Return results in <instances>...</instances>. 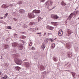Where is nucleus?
<instances>
[{
  "mask_svg": "<svg viewBox=\"0 0 79 79\" xmlns=\"http://www.w3.org/2000/svg\"><path fill=\"white\" fill-rule=\"evenodd\" d=\"M52 60L55 62H57L58 60V58L55 56H54L52 57Z\"/></svg>",
  "mask_w": 79,
  "mask_h": 79,
  "instance_id": "nucleus-10",
  "label": "nucleus"
},
{
  "mask_svg": "<svg viewBox=\"0 0 79 79\" xmlns=\"http://www.w3.org/2000/svg\"><path fill=\"white\" fill-rule=\"evenodd\" d=\"M55 7H56V6L53 7V8H52L51 9H50V10H53V9H54V8H55Z\"/></svg>",
  "mask_w": 79,
  "mask_h": 79,
  "instance_id": "nucleus-50",
  "label": "nucleus"
},
{
  "mask_svg": "<svg viewBox=\"0 0 79 79\" xmlns=\"http://www.w3.org/2000/svg\"><path fill=\"white\" fill-rule=\"evenodd\" d=\"M12 46L13 47L15 48V47H19V49L21 50L23 49V45L20 44H19L17 43H13L12 44Z\"/></svg>",
  "mask_w": 79,
  "mask_h": 79,
  "instance_id": "nucleus-1",
  "label": "nucleus"
},
{
  "mask_svg": "<svg viewBox=\"0 0 79 79\" xmlns=\"http://www.w3.org/2000/svg\"><path fill=\"white\" fill-rule=\"evenodd\" d=\"M4 46L5 48H8L9 47V46L8 44H4Z\"/></svg>",
  "mask_w": 79,
  "mask_h": 79,
  "instance_id": "nucleus-26",
  "label": "nucleus"
},
{
  "mask_svg": "<svg viewBox=\"0 0 79 79\" xmlns=\"http://www.w3.org/2000/svg\"><path fill=\"white\" fill-rule=\"evenodd\" d=\"M22 34H26V32H22Z\"/></svg>",
  "mask_w": 79,
  "mask_h": 79,
  "instance_id": "nucleus-53",
  "label": "nucleus"
},
{
  "mask_svg": "<svg viewBox=\"0 0 79 79\" xmlns=\"http://www.w3.org/2000/svg\"><path fill=\"white\" fill-rule=\"evenodd\" d=\"M24 12H25V10L23 9H20L19 10V12L22 14V13H24Z\"/></svg>",
  "mask_w": 79,
  "mask_h": 79,
  "instance_id": "nucleus-18",
  "label": "nucleus"
},
{
  "mask_svg": "<svg viewBox=\"0 0 79 79\" xmlns=\"http://www.w3.org/2000/svg\"><path fill=\"white\" fill-rule=\"evenodd\" d=\"M41 69H42V70H44V69H44V67L43 66H41Z\"/></svg>",
  "mask_w": 79,
  "mask_h": 79,
  "instance_id": "nucleus-34",
  "label": "nucleus"
},
{
  "mask_svg": "<svg viewBox=\"0 0 79 79\" xmlns=\"http://www.w3.org/2000/svg\"><path fill=\"white\" fill-rule=\"evenodd\" d=\"M61 5H63L64 6H65L66 5V3H64L63 1H62V2L61 3Z\"/></svg>",
  "mask_w": 79,
  "mask_h": 79,
  "instance_id": "nucleus-27",
  "label": "nucleus"
},
{
  "mask_svg": "<svg viewBox=\"0 0 79 79\" xmlns=\"http://www.w3.org/2000/svg\"><path fill=\"white\" fill-rule=\"evenodd\" d=\"M0 19H3V17H1Z\"/></svg>",
  "mask_w": 79,
  "mask_h": 79,
  "instance_id": "nucleus-55",
  "label": "nucleus"
},
{
  "mask_svg": "<svg viewBox=\"0 0 79 79\" xmlns=\"http://www.w3.org/2000/svg\"><path fill=\"white\" fill-rule=\"evenodd\" d=\"M2 78H3L4 79H6L5 78V77H2Z\"/></svg>",
  "mask_w": 79,
  "mask_h": 79,
  "instance_id": "nucleus-61",
  "label": "nucleus"
},
{
  "mask_svg": "<svg viewBox=\"0 0 79 79\" xmlns=\"http://www.w3.org/2000/svg\"><path fill=\"white\" fill-rule=\"evenodd\" d=\"M1 7L2 8H4L5 9H6V8H8V7H10V6H7L6 5V4H3L2 6Z\"/></svg>",
  "mask_w": 79,
  "mask_h": 79,
  "instance_id": "nucleus-9",
  "label": "nucleus"
},
{
  "mask_svg": "<svg viewBox=\"0 0 79 79\" xmlns=\"http://www.w3.org/2000/svg\"><path fill=\"white\" fill-rule=\"evenodd\" d=\"M67 32L69 34H72V33H73V32H72V31L69 29L68 30Z\"/></svg>",
  "mask_w": 79,
  "mask_h": 79,
  "instance_id": "nucleus-19",
  "label": "nucleus"
},
{
  "mask_svg": "<svg viewBox=\"0 0 79 79\" xmlns=\"http://www.w3.org/2000/svg\"><path fill=\"white\" fill-rule=\"evenodd\" d=\"M36 34H37V35H39L40 34V33H36Z\"/></svg>",
  "mask_w": 79,
  "mask_h": 79,
  "instance_id": "nucleus-57",
  "label": "nucleus"
},
{
  "mask_svg": "<svg viewBox=\"0 0 79 79\" xmlns=\"http://www.w3.org/2000/svg\"><path fill=\"white\" fill-rule=\"evenodd\" d=\"M23 27H24V28H27V26L26 24H25L23 26Z\"/></svg>",
  "mask_w": 79,
  "mask_h": 79,
  "instance_id": "nucleus-36",
  "label": "nucleus"
},
{
  "mask_svg": "<svg viewBox=\"0 0 79 79\" xmlns=\"http://www.w3.org/2000/svg\"><path fill=\"white\" fill-rule=\"evenodd\" d=\"M65 71H69V70H65Z\"/></svg>",
  "mask_w": 79,
  "mask_h": 79,
  "instance_id": "nucleus-58",
  "label": "nucleus"
},
{
  "mask_svg": "<svg viewBox=\"0 0 79 79\" xmlns=\"http://www.w3.org/2000/svg\"><path fill=\"white\" fill-rule=\"evenodd\" d=\"M15 62L17 64L21 65L22 63V61L20 59L17 58L15 59Z\"/></svg>",
  "mask_w": 79,
  "mask_h": 79,
  "instance_id": "nucleus-2",
  "label": "nucleus"
},
{
  "mask_svg": "<svg viewBox=\"0 0 79 79\" xmlns=\"http://www.w3.org/2000/svg\"><path fill=\"white\" fill-rule=\"evenodd\" d=\"M8 15V13H6V14L4 16V17L5 18H6Z\"/></svg>",
  "mask_w": 79,
  "mask_h": 79,
  "instance_id": "nucleus-30",
  "label": "nucleus"
},
{
  "mask_svg": "<svg viewBox=\"0 0 79 79\" xmlns=\"http://www.w3.org/2000/svg\"><path fill=\"white\" fill-rule=\"evenodd\" d=\"M22 3L23 2L22 1H20L18 2V5H21V4H22Z\"/></svg>",
  "mask_w": 79,
  "mask_h": 79,
  "instance_id": "nucleus-29",
  "label": "nucleus"
},
{
  "mask_svg": "<svg viewBox=\"0 0 79 79\" xmlns=\"http://www.w3.org/2000/svg\"><path fill=\"white\" fill-rule=\"evenodd\" d=\"M38 21H39V22L40 21H41V20L42 19V18H41V17L40 16H38Z\"/></svg>",
  "mask_w": 79,
  "mask_h": 79,
  "instance_id": "nucleus-24",
  "label": "nucleus"
},
{
  "mask_svg": "<svg viewBox=\"0 0 79 79\" xmlns=\"http://www.w3.org/2000/svg\"><path fill=\"white\" fill-rule=\"evenodd\" d=\"M58 18H59V17H58L57 15H54V16L53 19H57Z\"/></svg>",
  "mask_w": 79,
  "mask_h": 79,
  "instance_id": "nucleus-25",
  "label": "nucleus"
},
{
  "mask_svg": "<svg viewBox=\"0 0 79 79\" xmlns=\"http://www.w3.org/2000/svg\"><path fill=\"white\" fill-rule=\"evenodd\" d=\"M48 39H46L44 40V42L43 43H44L45 44L47 45V44H48Z\"/></svg>",
  "mask_w": 79,
  "mask_h": 79,
  "instance_id": "nucleus-16",
  "label": "nucleus"
},
{
  "mask_svg": "<svg viewBox=\"0 0 79 79\" xmlns=\"http://www.w3.org/2000/svg\"><path fill=\"white\" fill-rule=\"evenodd\" d=\"M31 50H35V48H34V47H32L31 48Z\"/></svg>",
  "mask_w": 79,
  "mask_h": 79,
  "instance_id": "nucleus-39",
  "label": "nucleus"
},
{
  "mask_svg": "<svg viewBox=\"0 0 79 79\" xmlns=\"http://www.w3.org/2000/svg\"><path fill=\"white\" fill-rule=\"evenodd\" d=\"M53 29H54V27H52L50 26L49 29V30H53Z\"/></svg>",
  "mask_w": 79,
  "mask_h": 79,
  "instance_id": "nucleus-28",
  "label": "nucleus"
},
{
  "mask_svg": "<svg viewBox=\"0 0 79 79\" xmlns=\"http://www.w3.org/2000/svg\"><path fill=\"white\" fill-rule=\"evenodd\" d=\"M53 41V39H51V42H52Z\"/></svg>",
  "mask_w": 79,
  "mask_h": 79,
  "instance_id": "nucleus-51",
  "label": "nucleus"
},
{
  "mask_svg": "<svg viewBox=\"0 0 79 79\" xmlns=\"http://www.w3.org/2000/svg\"><path fill=\"white\" fill-rule=\"evenodd\" d=\"M66 47L68 49H69L71 48V45H70V44L69 43H67L66 44Z\"/></svg>",
  "mask_w": 79,
  "mask_h": 79,
  "instance_id": "nucleus-13",
  "label": "nucleus"
},
{
  "mask_svg": "<svg viewBox=\"0 0 79 79\" xmlns=\"http://www.w3.org/2000/svg\"><path fill=\"white\" fill-rule=\"evenodd\" d=\"M33 12H34V13H35H35L38 14L39 13H40V10H35L33 11Z\"/></svg>",
  "mask_w": 79,
  "mask_h": 79,
  "instance_id": "nucleus-11",
  "label": "nucleus"
},
{
  "mask_svg": "<svg viewBox=\"0 0 79 79\" xmlns=\"http://www.w3.org/2000/svg\"><path fill=\"white\" fill-rule=\"evenodd\" d=\"M7 29H11V27L10 26H9L7 27Z\"/></svg>",
  "mask_w": 79,
  "mask_h": 79,
  "instance_id": "nucleus-43",
  "label": "nucleus"
},
{
  "mask_svg": "<svg viewBox=\"0 0 79 79\" xmlns=\"http://www.w3.org/2000/svg\"><path fill=\"white\" fill-rule=\"evenodd\" d=\"M0 23H2V24H5V23L3 22V20H0Z\"/></svg>",
  "mask_w": 79,
  "mask_h": 79,
  "instance_id": "nucleus-32",
  "label": "nucleus"
},
{
  "mask_svg": "<svg viewBox=\"0 0 79 79\" xmlns=\"http://www.w3.org/2000/svg\"><path fill=\"white\" fill-rule=\"evenodd\" d=\"M7 63H6V64H5V66H8L6 64H7Z\"/></svg>",
  "mask_w": 79,
  "mask_h": 79,
  "instance_id": "nucleus-59",
  "label": "nucleus"
},
{
  "mask_svg": "<svg viewBox=\"0 0 79 79\" xmlns=\"http://www.w3.org/2000/svg\"><path fill=\"white\" fill-rule=\"evenodd\" d=\"M26 67L27 68H29V62H26Z\"/></svg>",
  "mask_w": 79,
  "mask_h": 79,
  "instance_id": "nucleus-20",
  "label": "nucleus"
},
{
  "mask_svg": "<svg viewBox=\"0 0 79 79\" xmlns=\"http://www.w3.org/2000/svg\"><path fill=\"white\" fill-rule=\"evenodd\" d=\"M50 26L47 25L46 27V28L47 29H49L50 28Z\"/></svg>",
  "mask_w": 79,
  "mask_h": 79,
  "instance_id": "nucleus-38",
  "label": "nucleus"
},
{
  "mask_svg": "<svg viewBox=\"0 0 79 79\" xmlns=\"http://www.w3.org/2000/svg\"><path fill=\"white\" fill-rule=\"evenodd\" d=\"M70 66H71L70 65H67V66H68V67H69Z\"/></svg>",
  "mask_w": 79,
  "mask_h": 79,
  "instance_id": "nucleus-60",
  "label": "nucleus"
},
{
  "mask_svg": "<svg viewBox=\"0 0 79 79\" xmlns=\"http://www.w3.org/2000/svg\"><path fill=\"white\" fill-rule=\"evenodd\" d=\"M4 77H5V79H6V78H7V77H8V76H7V75H4Z\"/></svg>",
  "mask_w": 79,
  "mask_h": 79,
  "instance_id": "nucleus-41",
  "label": "nucleus"
},
{
  "mask_svg": "<svg viewBox=\"0 0 79 79\" xmlns=\"http://www.w3.org/2000/svg\"><path fill=\"white\" fill-rule=\"evenodd\" d=\"M22 42H24V41L23 40H22Z\"/></svg>",
  "mask_w": 79,
  "mask_h": 79,
  "instance_id": "nucleus-64",
  "label": "nucleus"
},
{
  "mask_svg": "<svg viewBox=\"0 0 79 79\" xmlns=\"http://www.w3.org/2000/svg\"><path fill=\"white\" fill-rule=\"evenodd\" d=\"M75 13L76 15H77V14H79V11L77 10L75 12Z\"/></svg>",
  "mask_w": 79,
  "mask_h": 79,
  "instance_id": "nucleus-37",
  "label": "nucleus"
},
{
  "mask_svg": "<svg viewBox=\"0 0 79 79\" xmlns=\"http://www.w3.org/2000/svg\"><path fill=\"white\" fill-rule=\"evenodd\" d=\"M46 47V44H45V43H43L42 44V45L40 48L41 50H43V51H44Z\"/></svg>",
  "mask_w": 79,
  "mask_h": 79,
  "instance_id": "nucleus-6",
  "label": "nucleus"
},
{
  "mask_svg": "<svg viewBox=\"0 0 79 79\" xmlns=\"http://www.w3.org/2000/svg\"><path fill=\"white\" fill-rule=\"evenodd\" d=\"M45 4L48 5V7L47 8L48 9H49V7L52 6V4H53V1H48L46 2Z\"/></svg>",
  "mask_w": 79,
  "mask_h": 79,
  "instance_id": "nucleus-3",
  "label": "nucleus"
},
{
  "mask_svg": "<svg viewBox=\"0 0 79 79\" xmlns=\"http://www.w3.org/2000/svg\"><path fill=\"white\" fill-rule=\"evenodd\" d=\"M71 73L72 74L73 77L74 79H75V78H76V77H75V75L76 74V73L73 72H71Z\"/></svg>",
  "mask_w": 79,
  "mask_h": 79,
  "instance_id": "nucleus-17",
  "label": "nucleus"
},
{
  "mask_svg": "<svg viewBox=\"0 0 79 79\" xmlns=\"http://www.w3.org/2000/svg\"><path fill=\"white\" fill-rule=\"evenodd\" d=\"M44 34V35H43L44 36H45V35L47 34V33H46V32H45Z\"/></svg>",
  "mask_w": 79,
  "mask_h": 79,
  "instance_id": "nucleus-54",
  "label": "nucleus"
},
{
  "mask_svg": "<svg viewBox=\"0 0 79 79\" xmlns=\"http://www.w3.org/2000/svg\"><path fill=\"white\" fill-rule=\"evenodd\" d=\"M19 37L17 34H15L14 35V38L15 40H18L19 38Z\"/></svg>",
  "mask_w": 79,
  "mask_h": 79,
  "instance_id": "nucleus-14",
  "label": "nucleus"
},
{
  "mask_svg": "<svg viewBox=\"0 0 79 79\" xmlns=\"http://www.w3.org/2000/svg\"><path fill=\"white\" fill-rule=\"evenodd\" d=\"M58 34L59 36L60 37L61 36H62L63 34V32L62 30H60L58 32Z\"/></svg>",
  "mask_w": 79,
  "mask_h": 79,
  "instance_id": "nucleus-8",
  "label": "nucleus"
},
{
  "mask_svg": "<svg viewBox=\"0 0 79 79\" xmlns=\"http://www.w3.org/2000/svg\"><path fill=\"white\" fill-rule=\"evenodd\" d=\"M51 24L53 25L54 26H57L58 25V23L57 22H52Z\"/></svg>",
  "mask_w": 79,
  "mask_h": 79,
  "instance_id": "nucleus-22",
  "label": "nucleus"
},
{
  "mask_svg": "<svg viewBox=\"0 0 79 79\" xmlns=\"http://www.w3.org/2000/svg\"><path fill=\"white\" fill-rule=\"evenodd\" d=\"M34 14H35V13L33 12V11L31 13H29L28 14V16L29 18H34L35 17Z\"/></svg>",
  "mask_w": 79,
  "mask_h": 79,
  "instance_id": "nucleus-4",
  "label": "nucleus"
},
{
  "mask_svg": "<svg viewBox=\"0 0 79 79\" xmlns=\"http://www.w3.org/2000/svg\"><path fill=\"white\" fill-rule=\"evenodd\" d=\"M20 38H21L22 39H25V38H26V36H24V35H22L21 36V37L20 36Z\"/></svg>",
  "mask_w": 79,
  "mask_h": 79,
  "instance_id": "nucleus-31",
  "label": "nucleus"
},
{
  "mask_svg": "<svg viewBox=\"0 0 79 79\" xmlns=\"http://www.w3.org/2000/svg\"><path fill=\"white\" fill-rule=\"evenodd\" d=\"M62 54H64V53H65V51H64V50H63V51L62 52Z\"/></svg>",
  "mask_w": 79,
  "mask_h": 79,
  "instance_id": "nucleus-40",
  "label": "nucleus"
},
{
  "mask_svg": "<svg viewBox=\"0 0 79 79\" xmlns=\"http://www.w3.org/2000/svg\"><path fill=\"white\" fill-rule=\"evenodd\" d=\"M32 42H30V44H29V46L30 47H31V46H32Z\"/></svg>",
  "mask_w": 79,
  "mask_h": 79,
  "instance_id": "nucleus-35",
  "label": "nucleus"
},
{
  "mask_svg": "<svg viewBox=\"0 0 79 79\" xmlns=\"http://www.w3.org/2000/svg\"><path fill=\"white\" fill-rule=\"evenodd\" d=\"M55 16V15H54L53 14H51V16L52 18L53 19L54 18V16Z\"/></svg>",
  "mask_w": 79,
  "mask_h": 79,
  "instance_id": "nucleus-33",
  "label": "nucleus"
},
{
  "mask_svg": "<svg viewBox=\"0 0 79 79\" xmlns=\"http://www.w3.org/2000/svg\"><path fill=\"white\" fill-rule=\"evenodd\" d=\"M67 56L68 57L70 58V57H71L73 55H72V53L70 52H68L67 53Z\"/></svg>",
  "mask_w": 79,
  "mask_h": 79,
  "instance_id": "nucleus-12",
  "label": "nucleus"
},
{
  "mask_svg": "<svg viewBox=\"0 0 79 79\" xmlns=\"http://www.w3.org/2000/svg\"><path fill=\"white\" fill-rule=\"evenodd\" d=\"M35 29H36V30H39V28L38 27H36L35 28Z\"/></svg>",
  "mask_w": 79,
  "mask_h": 79,
  "instance_id": "nucleus-49",
  "label": "nucleus"
},
{
  "mask_svg": "<svg viewBox=\"0 0 79 79\" xmlns=\"http://www.w3.org/2000/svg\"><path fill=\"white\" fill-rule=\"evenodd\" d=\"M34 25V26H35L36 25V23H35V22H31L29 24V26H30V27H31L32 26H33Z\"/></svg>",
  "mask_w": 79,
  "mask_h": 79,
  "instance_id": "nucleus-7",
  "label": "nucleus"
},
{
  "mask_svg": "<svg viewBox=\"0 0 79 79\" xmlns=\"http://www.w3.org/2000/svg\"><path fill=\"white\" fill-rule=\"evenodd\" d=\"M8 6H13V5L12 4H10L9 5H8Z\"/></svg>",
  "mask_w": 79,
  "mask_h": 79,
  "instance_id": "nucleus-44",
  "label": "nucleus"
},
{
  "mask_svg": "<svg viewBox=\"0 0 79 79\" xmlns=\"http://www.w3.org/2000/svg\"><path fill=\"white\" fill-rule=\"evenodd\" d=\"M12 52H16V50H14V49H13V50Z\"/></svg>",
  "mask_w": 79,
  "mask_h": 79,
  "instance_id": "nucleus-46",
  "label": "nucleus"
},
{
  "mask_svg": "<svg viewBox=\"0 0 79 79\" xmlns=\"http://www.w3.org/2000/svg\"><path fill=\"white\" fill-rule=\"evenodd\" d=\"M77 76H78V77H79V74Z\"/></svg>",
  "mask_w": 79,
  "mask_h": 79,
  "instance_id": "nucleus-63",
  "label": "nucleus"
},
{
  "mask_svg": "<svg viewBox=\"0 0 79 79\" xmlns=\"http://www.w3.org/2000/svg\"><path fill=\"white\" fill-rule=\"evenodd\" d=\"M45 0H41V2H44Z\"/></svg>",
  "mask_w": 79,
  "mask_h": 79,
  "instance_id": "nucleus-47",
  "label": "nucleus"
},
{
  "mask_svg": "<svg viewBox=\"0 0 79 79\" xmlns=\"http://www.w3.org/2000/svg\"><path fill=\"white\" fill-rule=\"evenodd\" d=\"M73 15H74V13H71L69 16V17L67 19V20H66L67 21H68V20H69V21L71 20V19L72 18V17H73Z\"/></svg>",
  "mask_w": 79,
  "mask_h": 79,
  "instance_id": "nucleus-5",
  "label": "nucleus"
},
{
  "mask_svg": "<svg viewBox=\"0 0 79 79\" xmlns=\"http://www.w3.org/2000/svg\"><path fill=\"white\" fill-rule=\"evenodd\" d=\"M1 79H4L3 78V77H2L1 78Z\"/></svg>",
  "mask_w": 79,
  "mask_h": 79,
  "instance_id": "nucleus-62",
  "label": "nucleus"
},
{
  "mask_svg": "<svg viewBox=\"0 0 79 79\" xmlns=\"http://www.w3.org/2000/svg\"><path fill=\"white\" fill-rule=\"evenodd\" d=\"M13 19L14 21H17V19L15 18H14Z\"/></svg>",
  "mask_w": 79,
  "mask_h": 79,
  "instance_id": "nucleus-48",
  "label": "nucleus"
},
{
  "mask_svg": "<svg viewBox=\"0 0 79 79\" xmlns=\"http://www.w3.org/2000/svg\"><path fill=\"white\" fill-rule=\"evenodd\" d=\"M52 39L51 38H50V39H49L48 40H49V41H51V40Z\"/></svg>",
  "mask_w": 79,
  "mask_h": 79,
  "instance_id": "nucleus-52",
  "label": "nucleus"
},
{
  "mask_svg": "<svg viewBox=\"0 0 79 79\" xmlns=\"http://www.w3.org/2000/svg\"><path fill=\"white\" fill-rule=\"evenodd\" d=\"M46 74V71H44V72H43L42 73V74Z\"/></svg>",
  "mask_w": 79,
  "mask_h": 79,
  "instance_id": "nucleus-45",
  "label": "nucleus"
},
{
  "mask_svg": "<svg viewBox=\"0 0 79 79\" xmlns=\"http://www.w3.org/2000/svg\"><path fill=\"white\" fill-rule=\"evenodd\" d=\"M15 68L16 70H17V71H19V69H21V67H19L18 66L15 67Z\"/></svg>",
  "mask_w": 79,
  "mask_h": 79,
  "instance_id": "nucleus-23",
  "label": "nucleus"
},
{
  "mask_svg": "<svg viewBox=\"0 0 79 79\" xmlns=\"http://www.w3.org/2000/svg\"><path fill=\"white\" fill-rule=\"evenodd\" d=\"M2 74V72H0V77H2V75H3V74Z\"/></svg>",
  "mask_w": 79,
  "mask_h": 79,
  "instance_id": "nucleus-42",
  "label": "nucleus"
},
{
  "mask_svg": "<svg viewBox=\"0 0 79 79\" xmlns=\"http://www.w3.org/2000/svg\"><path fill=\"white\" fill-rule=\"evenodd\" d=\"M29 31H31L33 32H36V30L34 28H31L29 29Z\"/></svg>",
  "mask_w": 79,
  "mask_h": 79,
  "instance_id": "nucleus-15",
  "label": "nucleus"
},
{
  "mask_svg": "<svg viewBox=\"0 0 79 79\" xmlns=\"http://www.w3.org/2000/svg\"><path fill=\"white\" fill-rule=\"evenodd\" d=\"M55 47V43H53L51 44V47L52 48H54Z\"/></svg>",
  "mask_w": 79,
  "mask_h": 79,
  "instance_id": "nucleus-21",
  "label": "nucleus"
},
{
  "mask_svg": "<svg viewBox=\"0 0 79 79\" xmlns=\"http://www.w3.org/2000/svg\"><path fill=\"white\" fill-rule=\"evenodd\" d=\"M41 36H42V35H41V34L39 35V37H41Z\"/></svg>",
  "mask_w": 79,
  "mask_h": 79,
  "instance_id": "nucleus-56",
  "label": "nucleus"
}]
</instances>
